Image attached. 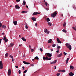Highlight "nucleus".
Masks as SVG:
<instances>
[{"label":"nucleus","mask_w":76,"mask_h":76,"mask_svg":"<svg viewBox=\"0 0 76 76\" xmlns=\"http://www.w3.org/2000/svg\"><path fill=\"white\" fill-rule=\"evenodd\" d=\"M45 56H46V57L45 56H43V58L44 60H51V56H52V54L51 53H46L45 54ZM48 57H49L50 58H48Z\"/></svg>","instance_id":"nucleus-1"},{"label":"nucleus","mask_w":76,"mask_h":76,"mask_svg":"<svg viewBox=\"0 0 76 76\" xmlns=\"http://www.w3.org/2000/svg\"><path fill=\"white\" fill-rule=\"evenodd\" d=\"M57 11H56L53 13L51 14V16L53 18H54L56 16V15H57Z\"/></svg>","instance_id":"nucleus-2"},{"label":"nucleus","mask_w":76,"mask_h":76,"mask_svg":"<svg viewBox=\"0 0 76 76\" xmlns=\"http://www.w3.org/2000/svg\"><path fill=\"white\" fill-rule=\"evenodd\" d=\"M65 45L66 47L69 49V50H72V46H71V45H70V44L66 43Z\"/></svg>","instance_id":"nucleus-3"},{"label":"nucleus","mask_w":76,"mask_h":76,"mask_svg":"<svg viewBox=\"0 0 76 76\" xmlns=\"http://www.w3.org/2000/svg\"><path fill=\"white\" fill-rule=\"evenodd\" d=\"M3 68V62L2 61H0V69H2Z\"/></svg>","instance_id":"nucleus-4"},{"label":"nucleus","mask_w":76,"mask_h":76,"mask_svg":"<svg viewBox=\"0 0 76 76\" xmlns=\"http://www.w3.org/2000/svg\"><path fill=\"white\" fill-rule=\"evenodd\" d=\"M8 73L9 76H10V75H11L12 74V73L11 72V69H9L8 71Z\"/></svg>","instance_id":"nucleus-5"},{"label":"nucleus","mask_w":76,"mask_h":76,"mask_svg":"<svg viewBox=\"0 0 76 76\" xmlns=\"http://www.w3.org/2000/svg\"><path fill=\"white\" fill-rule=\"evenodd\" d=\"M44 32H45V33H47V34H48L49 33H50V31H47V29L45 28L44 30Z\"/></svg>","instance_id":"nucleus-6"},{"label":"nucleus","mask_w":76,"mask_h":76,"mask_svg":"<svg viewBox=\"0 0 76 76\" xmlns=\"http://www.w3.org/2000/svg\"><path fill=\"white\" fill-rule=\"evenodd\" d=\"M38 14H40V13L34 12V13H33V15H37Z\"/></svg>","instance_id":"nucleus-7"},{"label":"nucleus","mask_w":76,"mask_h":76,"mask_svg":"<svg viewBox=\"0 0 76 76\" xmlns=\"http://www.w3.org/2000/svg\"><path fill=\"white\" fill-rule=\"evenodd\" d=\"M14 45V44L13 43H10V45L8 46L9 47H13V45Z\"/></svg>","instance_id":"nucleus-8"},{"label":"nucleus","mask_w":76,"mask_h":76,"mask_svg":"<svg viewBox=\"0 0 76 76\" xmlns=\"http://www.w3.org/2000/svg\"><path fill=\"white\" fill-rule=\"evenodd\" d=\"M23 62L25 64H30V63L29 62H26L25 61H23Z\"/></svg>","instance_id":"nucleus-9"},{"label":"nucleus","mask_w":76,"mask_h":76,"mask_svg":"<svg viewBox=\"0 0 76 76\" xmlns=\"http://www.w3.org/2000/svg\"><path fill=\"white\" fill-rule=\"evenodd\" d=\"M17 23H18V21H13V23L15 25H17Z\"/></svg>","instance_id":"nucleus-10"},{"label":"nucleus","mask_w":76,"mask_h":76,"mask_svg":"<svg viewBox=\"0 0 76 76\" xmlns=\"http://www.w3.org/2000/svg\"><path fill=\"white\" fill-rule=\"evenodd\" d=\"M69 75L70 76H73L74 75V74L72 72H71L69 74Z\"/></svg>","instance_id":"nucleus-11"},{"label":"nucleus","mask_w":76,"mask_h":76,"mask_svg":"<svg viewBox=\"0 0 76 76\" xmlns=\"http://www.w3.org/2000/svg\"><path fill=\"white\" fill-rule=\"evenodd\" d=\"M61 56H62V53H61L59 54L58 55L57 57H61Z\"/></svg>","instance_id":"nucleus-12"},{"label":"nucleus","mask_w":76,"mask_h":76,"mask_svg":"<svg viewBox=\"0 0 76 76\" xmlns=\"http://www.w3.org/2000/svg\"><path fill=\"white\" fill-rule=\"evenodd\" d=\"M22 39V40L23 41H26V39L24 37H23L21 38Z\"/></svg>","instance_id":"nucleus-13"},{"label":"nucleus","mask_w":76,"mask_h":76,"mask_svg":"<svg viewBox=\"0 0 76 76\" xmlns=\"http://www.w3.org/2000/svg\"><path fill=\"white\" fill-rule=\"evenodd\" d=\"M31 19L33 21H36V18L33 17L31 18Z\"/></svg>","instance_id":"nucleus-14"},{"label":"nucleus","mask_w":76,"mask_h":76,"mask_svg":"<svg viewBox=\"0 0 76 76\" xmlns=\"http://www.w3.org/2000/svg\"><path fill=\"white\" fill-rule=\"evenodd\" d=\"M2 28H4V29L6 28V27L4 26V25H3L2 26Z\"/></svg>","instance_id":"nucleus-15"},{"label":"nucleus","mask_w":76,"mask_h":76,"mask_svg":"<svg viewBox=\"0 0 76 76\" xmlns=\"http://www.w3.org/2000/svg\"><path fill=\"white\" fill-rule=\"evenodd\" d=\"M15 7L17 9L20 8V7H19V6H18V5H16L15 6Z\"/></svg>","instance_id":"nucleus-16"},{"label":"nucleus","mask_w":76,"mask_h":76,"mask_svg":"<svg viewBox=\"0 0 76 76\" xmlns=\"http://www.w3.org/2000/svg\"><path fill=\"white\" fill-rule=\"evenodd\" d=\"M70 69H72V70H73V69H74V67H73L72 66H70Z\"/></svg>","instance_id":"nucleus-17"},{"label":"nucleus","mask_w":76,"mask_h":76,"mask_svg":"<svg viewBox=\"0 0 76 76\" xmlns=\"http://www.w3.org/2000/svg\"><path fill=\"white\" fill-rule=\"evenodd\" d=\"M53 40L51 39H50L49 40H48V43H51V41Z\"/></svg>","instance_id":"nucleus-18"},{"label":"nucleus","mask_w":76,"mask_h":76,"mask_svg":"<svg viewBox=\"0 0 76 76\" xmlns=\"http://www.w3.org/2000/svg\"><path fill=\"white\" fill-rule=\"evenodd\" d=\"M46 21H47V22H50V18H47L46 19Z\"/></svg>","instance_id":"nucleus-19"},{"label":"nucleus","mask_w":76,"mask_h":76,"mask_svg":"<svg viewBox=\"0 0 76 76\" xmlns=\"http://www.w3.org/2000/svg\"><path fill=\"white\" fill-rule=\"evenodd\" d=\"M69 60V58H67V59H66V64H67V63H68V61Z\"/></svg>","instance_id":"nucleus-20"},{"label":"nucleus","mask_w":76,"mask_h":76,"mask_svg":"<svg viewBox=\"0 0 76 76\" xmlns=\"http://www.w3.org/2000/svg\"><path fill=\"white\" fill-rule=\"evenodd\" d=\"M63 32H65V33H66L67 32V31H66V30L65 29H64L62 30Z\"/></svg>","instance_id":"nucleus-21"},{"label":"nucleus","mask_w":76,"mask_h":76,"mask_svg":"<svg viewBox=\"0 0 76 76\" xmlns=\"http://www.w3.org/2000/svg\"><path fill=\"white\" fill-rule=\"evenodd\" d=\"M34 59L36 60H39V58H38V56H36L34 58Z\"/></svg>","instance_id":"nucleus-22"},{"label":"nucleus","mask_w":76,"mask_h":76,"mask_svg":"<svg viewBox=\"0 0 76 76\" xmlns=\"http://www.w3.org/2000/svg\"><path fill=\"white\" fill-rule=\"evenodd\" d=\"M48 23L49 26H51V22H48Z\"/></svg>","instance_id":"nucleus-23"},{"label":"nucleus","mask_w":76,"mask_h":76,"mask_svg":"<svg viewBox=\"0 0 76 76\" xmlns=\"http://www.w3.org/2000/svg\"><path fill=\"white\" fill-rule=\"evenodd\" d=\"M66 22H64V24L63 25V26H64V27H65V26H66Z\"/></svg>","instance_id":"nucleus-24"},{"label":"nucleus","mask_w":76,"mask_h":76,"mask_svg":"<svg viewBox=\"0 0 76 76\" xmlns=\"http://www.w3.org/2000/svg\"><path fill=\"white\" fill-rule=\"evenodd\" d=\"M21 13H26L27 11H22Z\"/></svg>","instance_id":"nucleus-25"},{"label":"nucleus","mask_w":76,"mask_h":76,"mask_svg":"<svg viewBox=\"0 0 76 76\" xmlns=\"http://www.w3.org/2000/svg\"><path fill=\"white\" fill-rule=\"evenodd\" d=\"M5 42H7V41H8V39H5V40H4Z\"/></svg>","instance_id":"nucleus-26"},{"label":"nucleus","mask_w":76,"mask_h":76,"mask_svg":"<svg viewBox=\"0 0 76 76\" xmlns=\"http://www.w3.org/2000/svg\"><path fill=\"white\" fill-rule=\"evenodd\" d=\"M26 3L25 1V0H24L23 1V4L24 5H25V4H26Z\"/></svg>","instance_id":"nucleus-27"},{"label":"nucleus","mask_w":76,"mask_h":76,"mask_svg":"<svg viewBox=\"0 0 76 76\" xmlns=\"http://www.w3.org/2000/svg\"><path fill=\"white\" fill-rule=\"evenodd\" d=\"M5 56L7 57H8V53H7L5 55Z\"/></svg>","instance_id":"nucleus-28"},{"label":"nucleus","mask_w":76,"mask_h":76,"mask_svg":"<svg viewBox=\"0 0 76 76\" xmlns=\"http://www.w3.org/2000/svg\"><path fill=\"white\" fill-rule=\"evenodd\" d=\"M6 39V37H5L4 36V38L3 39V40H4L5 39Z\"/></svg>","instance_id":"nucleus-29"},{"label":"nucleus","mask_w":76,"mask_h":76,"mask_svg":"<svg viewBox=\"0 0 76 76\" xmlns=\"http://www.w3.org/2000/svg\"><path fill=\"white\" fill-rule=\"evenodd\" d=\"M28 24H27L26 25V29H28Z\"/></svg>","instance_id":"nucleus-30"},{"label":"nucleus","mask_w":76,"mask_h":76,"mask_svg":"<svg viewBox=\"0 0 76 76\" xmlns=\"http://www.w3.org/2000/svg\"><path fill=\"white\" fill-rule=\"evenodd\" d=\"M56 75H57V76H60V73H58Z\"/></svg>","instance_id":"nucleus-31"},{"label":"nucleus","mask_w":76,"mask_h":76,"mask_svg":"<svg viewBox=\"0 0 76 76\" xmlns=\"http://www.w3.org/2000/svg\"><path fill=\"white\" fill-rule=\"evenodd\" d=\"M57 41L58 42V41H60V39H58V38H57Z\"/></svg>","instance_id":"nucleus-32"},{"label":"nucleus","mask_w":76,"mask_h":76,"mask_svg":"<svg viewBox=\"0 0 76 76\" xmlns=\"http://www.w3.org/2000/svg\"><path fill=\"white\" fill-rule=\"evenodd\" d=\"M10 58H13V56H12L11 55L10 56Z\"/></svg>","instance_id":"nucleus-33"},{"label":"nucleus","mask_w":76,"mask_h":76,"mask_svg":"<svg viewBox=\"0 0 76 76\" xmlns=\"http://www.w3.org/2000/svg\"><path fill=\"white\" fill-rule=\"evenodd\" d=\"M26 72H27V70H25L23 72V73H26Z\"/></svg>","instance_id":"nucleus-34"},{"label":"nucleus","mask_w":76,"mask_h":76,"mask_svg":"<svg viewBox=\"0 0 76 76\" xmlns=\"http://www.w3.org/2000/svg\"><path fill=\"white\" fill-rule=\"evenodd\" d=\"M39 50L40 51H41V52H42V51H43L42 50V48H40Z\"/></svg>","instance_id":"nucleus-35"},{"label":"nucleus","mask_w":76,"mask_h":76,"mask_svg":"<svg viewBox=\"0 0 76 76\" xmlns=\"http://www.w3.org/2000/svg\"><path fill=\"white\" fill-rule=\"evenodd\" d=\"M56 45V44L53 45L52 47H55Z\"/></svg>","instance_id":"nucleus-36"},{"label":"nucleus","mask_w":76,"mask_h":76,"mask_svg":"<svg viewBox=\"0 0 76 76\" xmlns=\"http://www.w3.org/2000/svg\"><path fill=\"white\" fill-rule=\"evenodd\" d=\"M61 72H65L66 71H65V70L63 69L61 70Z\"/></svg>","instance_id":"nucleus-37"},{"label":"nucleus","mask_w":76,"mask_h":76,"mask_svg":"<svg viewBox=\"0 0 76 76\" xmlns=\"http://www.w3.org/2000/svg\"><path fill=\"white\" fill-rule=\"evenodd\" d=\"M2 26V24L0 22V28Z\"/></svg>","instance_id":"nucleus-38"},{"label":"nucleus","mask_w":76,"mask_h":76,"mask_svg":"<svg viewBox=\"0 0 76 76\" xmlns=\"http://www.w3.org/2000/svg\"><path fill=\"white\" fill-rule=\"evenodd\" d=\"M63 54H64V56H66V55H67V53L65 52H64Z\"/></svg>","instance_id":"nucleus-39"},{"label":"nucleus","mask_w":76,"mask_h":76,"mask_svg":"<svg viewBox=\"0 0 76 76\" xmlns=\"http://www.w3.org/2000/svg\"><path fill=\"white\" fill-rule=\"evenodd\" d=\"M58 44H61V42L59 41L58 42Z\"/></svg>","instance_id":"nucleus-40"},{"label":"nucleus","mask_w":76,"mask_h":76,"mask_svg":"<svg viewBox=\"0 0 76 76\" xmlns=\"http://www.w3.org/2000/svg\"><path fill=\"white\" fill-rule=\"evenodd\" d=\"M53 62L54 64L56 63L57 62V60H55Z\"/></svg>","instance_id":"nucleus-41"},{"label":"nucleus","mask_w":76,"mask_h":76,"mask_svg":"<svg viewBox=\"0 0 76 76\" xmlns=\"http://www.w3.org/2000/svg\"><path fill=\"white\" fill-rule=\"evenodd\" d=\"M72 28L74 29V30H75V31H76V29L74 27H72Z\"/></svg>","instance_id":"nucleus-42"},{"label":"nucleus","mask_w":76,"mask_h":76,"mask_svg":"<svg viewBox=\"0 0 76 76\" xmlns=\"http://www.w3.org/2000/svg\"><path fill=\"white\" fill-rule=\"evenodd\" d=\"M45 4L46 6H47V5H48V4L47 3V2H45Z\"/></svg>","instance_id":"nucleus-43"},{"label":"nucleus","mask_w":76,"mask_h":76,"mask_svg":"<svg viewBox=\"0 0 76 76\" xmlns=\"http://www.w3.org/2000/svg\"><path fill=\"white\" fill-rule=\"evenodd\" d=\"M30 66H32V67H33V66H34V64H31V65Z\"/></svg>","instance_id":"nucleus-44"},{"label":"nucleus","mask_w":76,"mask_h":76,"mask_svg":"<svg viewBox=\"0 0 76 76\" xmlns=\"http://www.w3.org/2000/svg\"><path fill=\"white\" fill-rule=\"evenodd\" d=\"M61 48V47H60V46H58L57 47L58 49L59 48Z\"/></svg>","instance_id":"nucleus-45"},{"label":"nucleus","mask_w":76,"mask_h":76,"mask_svg":"<svg viewBox=\"0 0 76 76\" xmlns=\"http://www.w3.org/2000/svg\"><path fill=\"white\" fill-rule=\"evenodd\" d=\"M18 72H19V74H20L21 73L20 70H19Z\"/></svg>","instance_id":"nucleus-46"},{"label":"nucleus","mask_w":76,"mask_h":76,"mask_svg":"<svg viewBox=\"0 0 76 76\" xmlns=\"http://www.w3.org/2000/svg\"><path fill=\"white\" fill-rule=\"evenodd\" d=\"M2 40V39H0V44H1V40Z\"/></svg>","instance_id":"nucleus-47"},{"label":"nucleus","mask_w":76,"mask_h":76,"mask_svg":"<svg viewBox=\"0 0 76 76\" xmlns=\"http://www.w3.org/2000/svg\"><path fill=\"white\" fill-rule=\"evenodd\" d=\"M20 1V0H16V1H17V2H19Z\"/></svg>","instance_id":"nucleus-48"},{"label":"nucleus","mask_w":76,"mask_h":76,"mask_svg":"<svg viewBox=\"0 0 76 76\" xmlns=\"http://www.w3.org/2000/svg\"><path fill=\"white\" fill-rule=\"evenodd\" d=\"M73 8L75 10H76V8L75 6H74V7H73Z\"/></svg>","instance_id":"nucleus-49"},{"label":"nucleus","mask_w":76,"mask_h":76,"mask_svg":"<svg viewBox=\"0 0 76 76\" xmlns=\"http://www.w3.org/2000/svg\"><path fill=\"white\" fill-rule=\"evenodd\" d=\"M58 72H61V70H58Z\"/></svg>","instance_id":"nucleus-50"},{"label":"nucleus","mask_w":76,"mask_h":76,"mask_svg":"<svg viewBox=\"0 0 76 76\" xmlns=\"http://www.w3.org/2000/svg\"><path fill=\"white\" fill-rule=\"evenodd\" d=\"M16 68H17V69H18V66H15Z\"/></svg>","instance_id":"nucleus-51"},{"label":"nucleus","mask_w":76,"mask_h":76,"mask_svg":"<svg viewBox=\"0 0 76 76\" xmlns=\"http://www.w3.org/2000/svg\"><path fill=\"white\" fill-rule=\"evenodd\" d=\"M25 57V55H23V57Z\"/></svg>","instance_id":"nucleus-52"},{"label":"nucleus","mask_w":76,"mask_h":76,"mask_svg":"<svg viewBox=\"0 0 76 76\" xmlns=\"http://www.w3.org/2000/svg\"><path fill=\"white\" fill-rule=\"evenodd\" d=\"M22 68H23V70H24L25 69V67L24 66H23L22 67Z\"/></svg>","instance_id":"nucleus-53"},{"label":"nucleus","mask_w":76,"mask_h":76,"mask_svg":"<svg viewBox=\"0 0 76 76\" xmlns=\"http://www.w3.org/2000/svg\"><path fill=\"white\" fill-rule=\"evenodd\" d=\"M35 26H37V23H35Z\"/></svg>","instance_id":"nucleus-54"},{"label":"nucleus","mask_w":76,"mask_h":76,"mask_svg":"<svg viewBox=\"0 0 76 76\" xmlns=\"http://www.w3.org/2000/svg\"><path fill=\"white\" fill-rule=\"evenodd\" d=\"M50 64H54V62H51V63H50Z\"/></svg>","instance_id":"nucleus-55"},{"label":"nucleus","mask_w":76,"mask_h":76,"mask_svg":"<svg viewBox=\"0 0 76 76\" xmlns=\"http://www.w3.org/2000/svg\"><path fill=\"white\" fill-rule=\"evenodd\" d=\"M58 52H59V51L58 50H57V51H56V53H58Z\"/></svg>","instance_id":"nucleus-56"},{"label":"nucleus","mask_w":76,"mask_h":76,"mask_svg":"<svg viewBox=\"0 0 76 76\" xmlns=\"http://www.w3.org/2000/svg\"><path fill=\"white\" fill-rule=\"evenodd\" d=\"M31 51L32 52H33V49H31Z\"/></svg>","instance_id":"nucleus-57"},{"label":"nucleus","mask_w":76,"mask_h":76,"mask_svg":"<svg viewBox=\"0 0 76 76\" xmlns=\"http://www.w3.org/2000/svg\"><path fill=\"white\" fill-rule=\"evenodd\" d=\"M26 7H27V8H28V6L27 5Z\"/></svg>","instance_id":"nucleus-58"},{"label":"nucleus","mask_w":76,"mask_h":76,"mask_svg":"<svg viewBox=\"0 0 76 76\" xmlns=\"http://www.w3.org/2000/svg\"><path fill=\"white\" fill-rule=\"evenodd\" d=\"M29 48L30 49H31V45H29Z\"/></svg>","instance_id":"nucleus-59"},{"label":"nucleus","mask_w":76,"mask_h":76,"mask_svg":"<svg viewBox=\"0 0 76 76\" xmlns=\"http://www.w3.org/2000/svg\"><path fill=\"white\" fill-rule=\"evenodd\" d=\"M14 61V60H13V58H12V61Z\"/></svg>","instance_id":"nucleus-60"},{"label":"nucleus","mask_w":76,"mask_h":76,"mask_svg":"<svg viewBox=\"0 0 76 76\" xmlns=\"http://www.w3.org/2000/svg\"><path fill=\"white\" fill-rule=\"evenodd\" d=\"M56 66H55V69H56Z\"/></svg>","instance_id":"nucleus-61"},{"label":"nucleus","mask_w":76,"mask_h":76,"mask_svg":"<svg viewBox=\"0 0 76 76\" xmlns=\"http://www.w3.org/2000/svg\"><path fill=\"white\" fill-rule=\"evenodd\" d=\"M51 51H53V49H50Z\"/></svg>","instance_id":"nucleus-62"},{"label":"nucleus","mask_w":76,"mask_h":76,"mask_svg":"<svg viewBox=\"0 0 76 76\" xmlns=\"http://www.w3.org/2000/svg\"><path fill=\"white\" fill-rule=\"evenodd\" d=\"M2 35H4V33H2Z\"/></svg>","instance_id":"nucleus-63"},{"label":"nucleus","mask_w":76,"mask_h":76,"mask_svg":"<svg viewBox=\"0 0 76 76\" xmlns=\"http://www.w3.org/2000/svg\"><path fill=\"white\" fill-rule=\"evenodd\" d=\"M19 47H20V46H21V45H19Z\"/></svg>","instance_id":"nucleus-64"}]
</instances>
